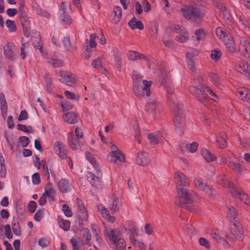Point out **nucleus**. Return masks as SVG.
Instances as JSON below:
<instances>
[{
  "label": "nucleus",
  "mask_w": 250,
  "mask_h": 250,
  "mask_svg": "<svg viewBox=\"0 0 250 250\" xmlns=\"http://www.w3.org/2000/svg\"><path fill=\"white\" fill-rule=\"evenodd\" d=\"M227 216L231 221H235L237 217L235 208L230 205L228 206Z\"/></svg>",
  "instance_id": "37"
},
{
  "label": "nucleus",
  "mask_w": 250,
  "mask_h": 250,
  "mask_svg": "<svg viewBox=\"0 0 250 250\" xmlns=\"http://www.w3.org/2000/svg\"><path fill=\"white\" fill-rule=\"evenodd\" d=\"M181 11L184 16L187 19L192 21L195 19L198 20L203 17L204 13L201 11L200 8L197 6V8L186 5L181 8Z\"/></svg>",
  "instance_id": "5"
},
{
  "label": "nucleus",
  "mask_w": 250,
  "mask_h": 250,
  "mask_svg": "<svg viewBox=\"0 0 250 250\" xmlns=\"http://www.w3.org/2000/svg\"><path fill=\"white\" fill-rule=\"evenodd\" d=\"M147 138L152 145L155 146L157 145L159 142L160 136L158 133H148L147 134Z\"/></svg>",
  "instance_id": "36"
},
{
  "label": "nucleus",
  "mask_w": 250,
  "mask_h": 250,
  "mask_svg": "<svg viewBox=\"0 0 250 250\" xmlns=\"http://www.w3.org/2000/svg\"><path fill=\"white\" fill-rule=\"evenodd\" d=\"M96 170V174H93L90 172L87 173V179L89 182L94 187L97 186L100 184V180L102 177V174L99 170V167Z\"/></svg>",
  "instance_id": "12"
},
{
  "label": "nucleus",
  "mask_w": 250,
  "mask_h": 250,
  "mask_svg": "<svg viewBox=\"0 0 250 250\" xmlns=\"http://www.w3.org/2000/svg\"><path fill=\"white\" fill-rule=\"evenodd\" d=\"M79 140L75 138L72 132L68 133V143L72 149L75 150L80 148L82 142Z\"/></svg>",
  "instance_id": "16"
},
{
  "label": "nucleus",
  "mask_w": 250,
  "mask_h": 250,
  "mask_svg": "<svg viewBox=\"0 0 250 250\" xmlns=\"http://www.w3.org/2000/svg\"><path fill=\"white\" fill-rule=\"evenodd\" d=\"M207 86L204 84L201 77L197 76L196 79L192 80L191 85L189 87V91L202 104H205V101L208 97V94L205 87Z\"/></svg>",
  "instance_id": "3"
},
{
  "label": "nucleus",
  "mask_w": 250,
  "mask_h": 250,
  "mask_svg": "<svg viewBox=\"0 0 250 250\" xmlns=\"http://www.w3.org/2000/svg\"><path fill=\"white\" fill-rule=\"evenodd\" d=\"M228 185V188L233 198L239 199L246 205L250 206V199L247 194L238 191L234 183L231 182H229Z\"/></svg>",
  "instance_id": "7"
},
{
  "label": "nucleus",
  "mask_w": 250,
  "mask_h": 250,
  "mask_svg": "<svg viewBox=\"0 0 250 250\" xmlns=\"http://www.w3.org/2000/svg\"><path fill=\"white\" fill-rule=\"evenodd\" d=\"M132 77L133 79L132 85L135 86V83L137 85L142 84L143 83V76L137 71L134 70L132 73Z\"/></svg>",
  "instance_id": "38"
},
{
  "label": "nucleus",
  "mask_w": 250,
  "mask_h": 250,
  "mask_svg": "<svg viewBox=\"0 0 250 250\" xmlns=\"http://www.w3.org/2000/svg\"><path fill=\"white\" fill-rule=\"evenodd\" d=\"M37 205L35 201H31L29 202L28 205V209L30 212H34L37 208Z\"/></svg>",
  "instance_id": "64"
},
{
  "label": "nucleus",
  "mask_w": 250,
  "mask_h": 250,
  "mask_svg": "<svg viewBox=\"0 0 250 250\" xmlns=\"http://www.w3.org/2000/svg\"><path fill=\"white\" fill-rule=\"evenodd\" d=\"M216 35L223 41L225 40L227 38V37L230 35L229 33L226 32L221 27H218L216 30Z\"/></svg>",
  "instance_id": "43"
},
{
  "label": "nucleus",
  "mask_w": 250,
  "mask_h": 250,
  "mask_svg": "<svg viewBox=\"0 0 250 250\" xmlns=\"http://www.w3.org/2000/svg\"><path fill=\"white\" fill-rule=\"evenodd\" d=\"M130 240L131 243L135 247L137 250H146V247L143 242L135 239L133 236L130 237Z\"/></svg>",
  "instance_id": "41"
},
{
  "label": "nucleus",
  "mask_w": 250,
  "mask_h": 250,
  "mask_svg": "<svg viewBox=\"0 0 250 250\" xmlns=\"http://www.w3.org/2000/svg\"><path fill=\"white\" fill-rule=\"evenodd\" d=\"M58 188L62 193H66L71 191V188L69 181L66 179H62L58 183Z\"/></svg>",
  "instance_id": "24"
},
{
  "label": "nucleus",
  "mask_w": 250,
  "mask_h": 250,
  "mask_svg": "<svg viewBox=\"0 0 250 250\" xmlns=\"http://www.w3.org/2000/svg\"><path fill=\"white\" fill-rule=\"evenodd\" d=\"M149 163V158L147 153L141 151L138 153L136 163L143 167L146 166Z\"/></svg>",
  "instance_id": "21"
},
{
  "label": "nucleus",
  "mask_w": 250,
  "mask_h": 250,
  "mask_svg": "<svg viewBox=\"0 0 250 250\" xmlns=\"http://www.w3.org/2000/svg\"><path fill=\"white\" fill-rule=\"evenodd\" d=\"M19 141L21 144L22 147H26L30 143V140L27 137L22 136L19 138Z\"/></svg>",
  "instance_id": "61"
},
{
  "label": "nucleus",
  "mask_w": 250,
  "mask_h": 250,
  "mask_svg": "<svg viewBox=\"0 0 250 250\" xmlns=\"http://www.w3.org/2000/svg\"><path fill=\"white\" fill-rule=\"evenodd\" d=\"M215 5L219 9L220 15L228 22L230 21L231 16L226 5L222 1L218 0L215 2Z\"/></svg>",
  "instance_id": "13"
},
{
  "label": "nucleus",
  "mask_w": 250,
  "mask_h": 250,
  "mask_svg": "<svg viewBox=\"0 0 250 250\" xmlns=\"http://www.w3.org/2000/svg\"><path fill=\"white\" fill-rule=\"evenodd\" d=\"M6 25L10 29L11 32L16 30V26L13 21L8 20L6 21Z\"/></svg>",
  "instance_id": "56"
},
{
  "label": "nucleus",
  "mask_w": 250,
  "mask_h": 250,
  "mask_svg": "<svg viewBox=\"0 0 250 250\" xmlns=\"http://www.w3.org/2000/svg\"><path fill=\"white\" fill-rule=\"evenodd\" d=\"M167 97L168 104L173 112L175 116L173 122L175 128L180 131L185 126V114L183 110L182 105L179 104L177 99L174 95V91L172 84H168L166 86Z\"/></svg>",
  "instance_id": "1"
},
{
  "label": "nucleus",
  "mask_w": 250,
  "mask_h": 250,
  "mask_svg": "<svg viewBox=\"0 0 250 250\" xmlns=\"http://www.w3.org/2000/svg\"><path fill=\"white\" fill-rule=\"evenodd\" d=\"M107 159L110 162L116 163L118 166H120L125 161L121 151H111L107 157Z\"/></svg>",
  "instance_id": "10"
},
{
  "label": "nucleus",
  "mask_w": 250,
  "mask_h": 250,
  "mask_svg": "<svg viewBox=\"0 0 250 250\" xmlns=\"http://www.w3.org/2000/svg\"><path fill=\"white\" fill-rule=\"evenodd\" d=\"M200 246L205 247L207 250H210L211 245L209 241L204 237H201L198 240Z\"/></svg>",
  "instance_id": "48"
},
{
  "label": "nucleus",
  "mask_w": 250,
  "mask_h": 250,
  "mask_svg": "<svg viewBox=\"0 0 250 250\" xmlns=\"http://www.w3.org/2000/svg\"><path fill=\"white\" fill-rule=\"evenodd\" d=\"M83 234V238L85 239L84 243L87 245L91 244V234L89 230L86 228H83L80 230Z\"/></svg>",
  "instance_id": "34"
},
{
  "label": "nucleus",
  "mask_w": 250,
  "mask_h": 250,
  "mask_svg": "<svg viewBox=\"0 0 250 250\" xmlns=\"http://www.w3.org/2000/svg\"><path fill=\"white\" fill-rule=\"evenodd\" d=\"M198 146V144L196 142H194L191 144L186 145V147L189 152L194 153L197 150Z\"/></svg>",
  "instance_id": "50"
},
{
  "label": "nucleus",
  "mask_w": 250,
  "mask_h": 250,
  "mask_svg": "<svg viewBox=\"0 0 250 250\" xmlns=\"http://www.w3.org/2000/svg\"><path fill=\"white\" fill-rule=\"evenodd\" d=\"M122 205V201L121 199L117 198L115 199L112 203L110 205L109 208L113 213L117 212L120 208Z\"/></svg>",
  "instance_id": "33"
},
{
  "label": "nucleus",
  "mask_w": 250,
  "mask_h": 250,
  "mask_svg": "<svg viewBox=\"0 0 250 250\" xmlns=\"http://www.w3.org/2000/svg\"><path fill=\"white\" fill-rule=\"evenodd\" d=\"M71 11V5L69 3L66 2H62L60 4L59 9L60 18L63 23L69 24L71 22V19L68 13Z\"/></svg>",
  "instance_id": "8"
},
{
  "label": "nucleus",
  "mask_w": 250,
  "mask_h": 250,
  "mask_svg": "<svg viewBox=\"0 0 250 250\" xmlns=\"http://www.w3.org/2000/svg\"><path fill=\"white\" fill-rule=\"evenodd\" d=\"M59 76L62 77L60 79L61 82L65 83L69 86H72L75 83V79L73 77V75L71 73L59 71L58 72Z\"/></svg>",
  "instance_id": "14"
},
{
  "label": "nucleus",
  "mask_w": 250,
  "mask_h": 250,
  "mask_svg": "<svg viewBox=\"0 0 250 250\" xmlns=\"http://www.w3.org/2000/svg\"><path fill=\"white\" fill-rule=\"evenodd\" d=\"M54 150L61 159H64L67 158V151L63 144L60 141L54 143Z\"/></svg>",
  "instance_id": "15"
},
{
  "label": "nucleus",
  "mask_w": 250,
  "mask_h": 250,
  "mask_svg": "<svg viewBox=\"0 0 250 250\" xmlns=\"http://www.w3.org/2000/svg\"><path fill=\"white\" fill-rule=\"evenodd\" d=\"M175 39L177 42H185L188 40V33L184 31V33H181L179 35L177 36Z\"/></svg>",
  "instance_id": "46"
},
{
  "label": "nucleus",
  "mask_w": 250,
  "mask_h": 250,
  "mask_svg": "<svg viewBox=\"0 0 250 250\" xmlns=\"http://www.w3.org/2000/svg\"><path fill=\"white\" fill-rule=\"evenodd\" d=\"M62 118L65 122L71 124H75L79 120L78 115L72 112H69L64 114Z\"/></svg>",
  "instance_id": "26"
},
{
  "label": "nucleus",
  "mask_w": 250,
  "mask_h": 250,
  "mask_svg": "<svg viewBox=\"0 0 250 250\" xmlns=\"http://www.w3.org/2000/svg\"><path fill=\"white\" fill-rule=\"evenodd\" d=\"M195 185L199 190L205 192L208 195H211L212 193V188L207 184L202 182L200 180L196 179L194 180Z\"/></svg>",
  "instance_id": "19"
},
{
  "label": "nucleus",
  "mask_w": 250,
  "mask_h": 250,
  "mask_svg": "<svg viewBox=\"0 0 250 250\" xmlns=\"http://www.w3.org/2000/svg\"><path fill=\"white\" fill-rule=\"evenodd\" d=\"M28 45L29 44L27 42H25L21 45V55L23 59H24L26 57V50Z\"/></svg>",
  "instance_id": "55"
},
{
  "label": "nucleus",
  "mask_w": 250,
  "mask_h": 250,
  "mask_svg": "<svg viewBox=\"0 0 250 250\" xmlns=\"http://www.w3.org/2000/svg\"><path fill=\"white\" fill-rule=\"evenodd\" d=\"M209 77L211 82L216 86H218L219 84V78L217 74L210 73L209 74Z\"/></svg>",
  "instance_id": "57"
},
{
  "label": "nucleus",
  "mask_w": 250,
  "mask_h": 250,
  "mask_svg": "<svg viewBox=\"0 0 250 250\" xmlns=\"http://www.w3.org/2000/svg\"><path fill=\"white\" fill-rule=\"evenodd\" d=\"M228 180V177L226 174L220 175L217 178V183L223 186H226V182Z\"/></svg>",
  "instance_id": "51"
},
{
  "label": "nucleus",
  "mask_w": 250,
  "mask_h": 250,
  "mask_svg": "<svg viewBox=\"0 0 250 250\" xmlns=\"http://www.w3.org/2000/svg\"><path fill=\"white\" fill-rule=\"evenodd\" d=\"M187 65L188 68L193 72H195L196 66L195 62L193 59H187Z\"/></svg>",
  "instance_id": "62"
},
{
  "label": "nucleus",
  "mask_w": 250,
  "mask_h": 250,
  "mask_svg": "<svg viewBox=\"0 0 250 250\" xmlns=\"http://www.w3.org/2000/svg\"><path fill=\"white\" fill-rule=\"evenodd\" d=\"M235 69L236 71L250 79V65L248 63L242 62L236 66Z\"/></svg>",
  "instance_id": "20"
},
{
  "label": "nucleus",
  "mask_w": 250,
  "mask_h": 250,
  "mask_svg": "<svg viewBox=\"0 0 250 250\" xmlns=\"http://www.w3.org/2000/svg\"><path fill=\"white\" fill-rule=\"evenodd\" d=\"M44 190L45 192L43 194L49 198H50L52 200H53L55 191L52 184L50 183H47L45 187Z\"/></svg>",
  "instance_id": "32"
},
{
  "label": "nucleus",
  "mask_w": 250,
  "mask_h": 250,
  "mask_svg": "<svg viewBox=\"0 0 250 250\" xmlns=\"http://www.w3.org/2000/svg\"><path fill=\"white\" fill-rule=\"evenodd\" d=\"M17 129L20 131H22L27 133H34V131L31 126H27L25 125L18 124L17 125Z\"/></svg>",
  "instance_id": "49"
},
{
  "label": "nucleus",
  "mask_w": 250,
  "mask_h": 250,
  "mask_svg": "<svg viewBox=\"0 0 250 250\" xmlns=\"http://www.w3.org/2000/svg\"><path fill=\"white\" fill-rule=\"evenodd\" d=\"M127 57L130 60L132 61H135L138 60H145L148 61L146 56L135 51H128Z\"/></svg>",
  "instance_id": "28"
},
{
  "label": "nucleus",
  "mask_w": 250,
  "mask_h": 250,
  "mask_svg": "<svg viewBox=\"0 0 250 250\" xmlns=\"http://www.w3.org/2000/svg\"><path fill=\"white\" fill-rule=\"evenodd\" d=\"M4 55L9 60H13L14 56L16 54V47L13 43L8 42L6 43L4 48Z\"/></svg>",
  "instance_id": "17"
},
{
  "label": "nucleus",
  "mask_w": 250,
  "mask_h": 250,
  "mask_svg": "<svg viewBox=\"0 0 250 250\" xmlns=\"http://www.w3.org/2000/svg\"><path fill=\"white\" fill-rule=\"evenodd\" d=\"M237 96L241 100L250 103V90L247 88H239L237 91Z\"/></svg>",
  "instance_id": "25"
},
{
  "label": "nucleus",
  "mask_w": 250,
  "mask_h": 250,
  "mask_svg": "<svg viewBox=\"0 0 250 250\" xmlns=\"http://www.w3.org/2000/svg\"><path fill=\"white\" fill-rule=\"evenodd\" d=\"M114 17L112 20V22L114 23H118L121 19L122 16V9L119 6H116L113 9Z\"/></svg>",
  "instance_id": "35"
},
{
  "label": "nucleus",
  "mask_w": 250,
  "mask_h": 250,
  "mask_svg": "<svg viewBox=\"0 0 250 250\" xmlns=\"http://www.w3.org/2000/svg\"><path fill=\"white\" fill-rule=\"evenodd\" d=\"M62 210H63L64 214L67 217H71L72 216V215H73L72 212L67 205H66V204L63 205L62 206Z\"/></svg>",
  "instance_id": "59"
},
{
  "label": "nucleus",
  "mask_w": 250,
  "mask_h": 250,
  "mask_svg": "<svg viewBox=\"0 0 250 250\" xmlns=\"http://www.w3.org/2000/svg\"><path fill=\"white\" fill-rule=\"evenodd\" d=\"M239 42V52L250 62V43L249 40L245 37H241Z\"/></svg>",
  "instance_id": "9"
},
{
  "label": "nucleus",
  "mask_w": 250,
  "mask_h": 250,
  "mask_svg": "<svg viewBox=\"0 0 250 250\" xmlns=\"http://www.w3.org/2000/svg\"><path fill=\"white\" fill-rule=\"evenodd\" d=\"M177 191L178 196L175 199V204L192 211L190 205L193 202V198L196 195L195 193L191 190L179 187L177 188Z\"/></svg>",
  "instance_id": "2"
},
{
  "label": "nucleus",
  "mask_w": 250,
  "mask_h": 250,
  "mask_svg": "<svg viewBox=\"0 0 250 250\" xmlns=\"http://www.w3.org/2000/svg\"><path fill=\"white\" fill-rule=\"evenodd\" d=\"M229 167L234 171L242 174L244 167L241 164H237L233 162H230L228 164Z\"/></svg>",
  "instance_id": "39"
},
{
  "label": "nucleus",
  "mask_w": 250,
  "mask_h": 250,
  "mask_svg": "<svg viewBox=\"0 0 250 250\" xmlns=\"http://www.w3.org/2000/svg\"><path fill=\"white\" fill-rule=\"evenodd\" d=\"M36 11L38 15L41 16L49 18L50 17V14L45 10L42 9L41 7L38 6L36 8Z\"/></svg>",
  "instance_id": "53"
},
{
  "label": "nucleus",
  "mask_w": 250,
  "mask_h": 250,
  "mask_svg": "<svg viewBox=\"0 0 250 250\" xmlns=\"http://www.w3.org/2000/svg\"><path fill=\"white\" fill-rule=\"evenodd\" d=\"M77 206L79 210V216L81 220L86 221L88 218V215L86 210L85 208L83 202L80 199L77 198Z\"/></svg>",
  "instance_id": "18"
},
{
  "label": "nucleus",
  "mask_w": 250,
  "mask_h": 250,
  "mask_svg": "<svg viewBox=\"0 0 250 250\" xmlns=\"http://www.w3.org/2000/svg\"><path fill=\"white\" fill-rule=\"evenodd\" d=\"M221 56V51L218 50H214L212 51L211 57L212 60L215 61H217Z\"/></svg>",
  "instance_id": "58"
},
{
  "label": "nucleus",
  "mask_w": 250,
  "mask_h": 250,
  "mask_svg": "<svg viewBox=\"0 0 250 250\" xmlns=\"http://www.w3.org/2000/svg\"><path fill=\"white\" fill-rule=\"evenodd\" d=\"M58 223L60 225V227L62 229L65 231L69 230L70 226V223L68 220H64L62 218H61L59 219Z\"/></svg>",
  "instance_id": "44"
},
{
  "label": "nucleus",
  "mask_w": 250,
  "mask_h": 250,
  "mask_svg": "<svg viewBox=\"0 0 250 250\" xmlns=\"http://www.w3.org/2000/svg\"><path fill=\"white\" fill-rule=\"evenodd\" d=\"M227 134L225 132H221L216 138L217 146L220 148H224L227 146Z\"/></svg>",
  "instance_id": "23"
},
{
  "label": "nucleus",
  "mask_w": 250,
  "mask_h": 250,
  "mask_svg": "<svg viewBox=\"0 0 250 250\" xmlns=\"http://www.w3.org/2000/svg\"><path fill=\"white\" fill-rule=\"evenodd\" d=\"M47 62L54 67H59L63 66V62L59 59L47 57Z\"/></svg>",
  "instance_id": "42"
},
{
  "label": "nucleus",
  "mask_w": 250,
  "mask_h": 250,
  "mask_svg": "<svg viewBox=\"0 0 250 250\" xmlns=\"http://www.w3.org/2000/svg\"><path fill=\"white\" fill-rule=\"evenodd\" d=\"M233 226L234 229L232 228V230L226 234V239L229 242L235 240H243L244 230L242 225L239 223L235 222L233 224Z\"/></svg>",
  "instance_id": "6"
},
{
  "label": "nucleus",
  "mask_w": 250,
  "mask_h": 250,
  "mask_svg": "<svg viewBox=\"0 0 250 250\" xmlns=\"http://www.w3.org/2000/svg\"><path fill=\"white\" fill-rule=\"evenodd\" d=\"M63 43L64 47L67 50H70L73 48V46L70 43L69 38L66 37L64 38L63 40Z\"/></svg>",
  "instance_id": "60"
},
{
  "label": "nucleus",
  "mask_w": 250,
  "mask_h": 250,
  "mask_svg": "<svg viewBox=\"0 0 250 250\" xmlns=\"http://www.w3.org/2000/svg\"><path fill=\"white\" fill-rule=\"evenodd\" d=\"M29 21H25L23 23V30L24 34L26 37H28L30 36V32L29 31Z\"/></svg>",
  "instance_id": "63"
},
{
  "label": "nucleus",
  "mask_w": 250,
  "mask_h": 250,
  "mask_svg": "<svg viewBox=\"0 0 250 250\" xmlns=\"http://www.w3.org/2000/svg\"><path fill=\"white\" fill-rule=\"evenodd\" d=\"M105 235L109 241L110 245H115L119 239H122V238H121L120 231L118 229L109 231L106 230L105 231Z\"/></svg>",
  "instance_id": "11"
},
{
  "label": "nucleus",
  "mask_w": 250,
  "mask_h": 250,
  "mask_svg": "<svg viewBox=\"0 0 250 250\" xmlns=\"http://www.w3.org/2000/svg\"><path fill=\"white\" fill-rule=\"evenodd\" d=\"M113 245L115 246L116 250H126V243L125 240L123 238L119 239V240H118V241H117L116 244Z\"/></svg>",
  "instance_id": "45"
},
{
  "label": "nucleus",
  "mask_w": 250,
  "mask_h": 250,
  "mask_svg": "<svg viewBox=\"0 0 250 250\" xmlns=\"http://www.w3.org/2000/svg\"><path fill=\"white\" fill-rule=\"evenodd\" d=\"M115 51L116 52L115 54V60L117 67V70L121 72V67L122 65V54L117 48L115 49Z\"/></svg>",
  "instance_id": "40"
},
{
  "label": "nucleus",
  "mask_w": 250,
  "mask_h": 250,
  "mask_svg": "<svg viewBox=\"0 0 250 250\" xmlns=\"http://www.w3.org/2000/svg\"><path fill=\"white\" fill-rule=\"evenodd\" d=\"M133 5L135 9L137 14L140 15L143 12V9L141 4L138 1L134 0L133 2Z\"/></svg>",
  "instance_id": "52"
},
{
  "label": "nucleus",
  "mask_w": 250,
  "mask_h": 250,
  "mask_svg": "<svg viewBox=\"0 0 250 250\" xmlns=\"http://www.w3.org/2000/svg\"><path fill=\"white\" fill-rule=\"evenodd\" d=\"M152 82L146 80L143 81V83L140 84H136L132 86V88L135 95L139 98L149 97L151 95L150 87L151 85Z\"/></svg>",
  "instance_id": "4"
},
{
  "label": "nucleus",
  "mask_w": 250,
  "mask_h": 250,
  "mask_svg": "<svg viewBox=\"0 0 250 250\" xmlns=\"http://www.w3.org/2000/svg\"><path fill=\"white\" fill-rule=\"evenodd\" d=\"M201 153L204 159L208 163L213 162L216 159V156L207 149H203Z\"/></svg>",
  "instance_id": "30"
},
{
  "label": "nucleus",
  "mask_w": 250,
  "mask_h": 250,
  "mask_svg": "<svg viewBox=\"0 0 250 250\" xmlns=\"http://www.w3.org/2000/svg\"><path fill=\"white\" fill-rule=\"evenodd\" d=\"M223 42L230 52L233 53L235 51V43L233 37L230 35L227 37V38Z\"/></svg>",
  "instance_id": "29"
},
{
  "label": "nucleus",
  "mask_w": 250,
  "mask_h": 250,
  "mask_svg": "<svg viewBox=\"0 0 250 250\" xmlns=\"http://www.w3.org/2000/svg\"><path fill=\"white\" fill-rule=\"evenodd\" d=\"M206 89V92L208 94L209 93L211 96L212 97L211 98L212 100L214 101L217 102L219 101V98L216 93L212 90H211L208 86L205 87Z\"/></svg>",
  "instance_id": "54"
},
{
  "label": "nucleus",
  "mask_w": 250,
  "mask_h": 250,
  "mask_svg": "<svg viewBox=\"0 0 250 250\" xmlns=\"http://www.w3.org/2000/svg\"><path fill=\"white\" fill-rule=\"evenodd\" d=\"M174 177L177 187L183 188L188 183L186 175L181 172L175 173Z\"/></svg>",
  "instance_id": "22"
},
{
  "label": "nucleus",
  "mask_w": 250,
  "mask_h": 250,
  "mask_svg": "<svg viewBox=\"0 0 250 250\" xmlns=\"http://www.w3.org/2000/svg\"><path fill=\"white\" fill-rule=\"evenodd\" d=\"M85 156L87 159L91 164L93 167L95 169H97L99 167L98 164L97 163L94 158L92 157L91 154L89 152H86Z\"/></svg>",
  "instance_id": "47"
},
{
  "label": "nucleus",
  "mask_w": 250,
  "mask_h": 250,
  "mask_svg": "<svg viewBox=\"0 0 250 250\" xmlns=\"http://www.w3.org/2000/svg\"><path fill=\"white\" fill-rule=\"evenodd\" d=\"M212 238L216 241L217 243H219L222 244L225 248H229L230 246L229 240H226L223 236L220 235L216 232H213L211 234Z\"/></svg>",
  "instance_id": "27"
},
{
  "label": "nucleus",
  "mask_w": 250,
  "mask_h": 250,
  "mask_svg": "<svg viewBox=\"0 0 250 250\" xmlns=\"http://www.w3.org/2000/svg\"><path fill=\"white\" fill-rule=\"evenodd\" d=\"M128 24L132 29H139V30H143L144 28L143 23L140 21H137L135 17H133L129 21Z\"/></svg>",
  "instance_id": "31"
}]
</instances>
